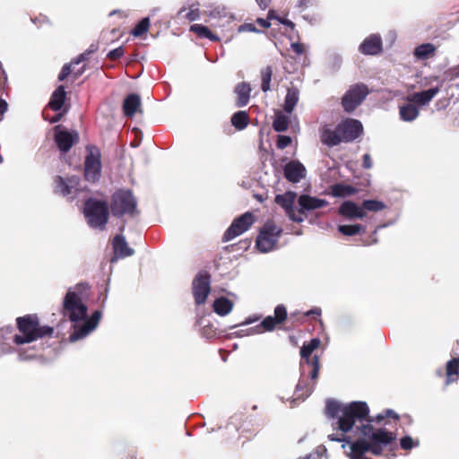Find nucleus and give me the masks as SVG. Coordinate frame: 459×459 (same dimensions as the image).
Wrapping results in <instances>:
<instances>
[{
    "label": "nucleus",
    "instance_id": "1",
    "mask_svg": "<svg viewBox=\"0 0 459 459\" xmlns=\"http://www.w3.org/2000/svg\"><path fill=\"white\" fill-rule=\"evenodd\" d=\"M325 415L332 420L333 429L341 431L340 434L328 436L332 441L342 442L346 440L345 434L351 431L356 425H372L374 420L369 415V407L366 402L355 401L342 403L335 400H328L325 406Z\"/></svg>",
    "mask_w": 459,
    "mask_h": 459
},
{
    "label": "nucleus",
    "instance_id": "2",
    "mask_svg": "<svg viewBox=\"0 0 459 459\" xmlns=\"http://www.w3.org/2000/svg\"><path fill=\"white\" fill-rule=\"evenodd\" d=\"M15 321L20 333L14 334L13 338V343L16 345H23L53 336L54 328L49 325H42L37 314L18 316Z\"/></svg>",
    "mask_w": 459,
    "mask_h": 459
},
{
    "label": "nucleus",
    "instance_id": "3",
    "mask_svg": "<svg viewBox=\"0 0 459 459\" xmlns=\"http://www.w3.org/2000/svg\"><path fill=\"white\" fill-rule=\"evenodd\" d=\"M88 288L82 283L77 284L74 290L69 289L64 298L62 315L71 322H78L87 316L88 307L82 302V292Z\"/></svg>",
    "mask_w": 459,
    "mask_h": 459
},
{
    "label": "nucleus",
    "instance_id": "4",
    "mask_svg": "<svg viewBox=\"0 0 459 459\" xmlns=\"http://www.w3.org/2000/svg\"><path fill=\"white\" fill-rule=\"evenodd\" d=\"M83 214L88 225L103 230L109 218V206L106 201L90 197L84 202Z\"/></svg>",
    "mask_w": 459,
    "mask_h": 459
},
{
    "label": "nucleus",
    "instance_id": "5",
    "mask_svg": "<svg viewBox=\"0 0 459 459\" xmlns=\"http://www.w3.org/2000/svg\"><path fill=\"white\" fill-rule=\"evenodd\" d=\"M110 212L114 217H131L139 213L137 210V200L133 192L129 189H117L111 196Z\"/></svg>",
    "mask_w": 459,
    "mask_h": 459
},
{
    "label": "nucleus",
    "instance_id": "6",
    "mask_svg": "<svg viewBox=\"0 0 459 459\" xmlns=\"http://www.w3.org/2000/svg\"><path fill=\"white\" fill-rule=\"evenodd\" d=\"M320 343V339L313 338L307 343H304L300 349V368L304 369L305 364L310 368L308 374L311 380L314 382L312 386L307 387V394H310L313 392L319 375V359L316 355L312 357V353L319 347Z\"/></svg>",
    "mask_w": 459,
    "mask_h": 459
},
{
    "label": "nucleus",
    "instance_id": "7",
    "mask_svg": "<svg viewBox=\"0 0 459 459\" xmlns=\"http://www.w3.org/2000/svg\"><path fill=\"white\" fill-rule=\"evenodd\" d=\"M282 232L281 228L276 226L273 221H267L261 228L257 236L255 246L263 253H267L274 248Z\"/></svg>",
    "mask_w": 459,
    "mask_h": 459
},
{
    "label": "nucleus",
    "instance_id": "8",
    "mask_svg": "<svg viewBox=\"0 0 459 459\" xmlns=\"http://www.w3.org/2000/svg\"><path fill=\"white\" fill-rule=\"evenodd\" d=\"M84 160V178L87 181L95 183L101 176V153L100 150L92 144L86 146Z\"/></svg>",
    "mask_w": 459,
    "mask_h": 459
},
{
    "label": "nucleus",
    "instance_id": "9",
    "mask_svg": "<svg viewBox=\"0 0 459 459\" xmlns=\"http://www.w3.org/2000/svg\"><path fill=\"white\" fill-rule=\"evenodd\" d=\"M81 179L78 176L73 175L66 178L55 176L53 178V191L56 195L66 197L69 201H74L80 193Z\"/></svg>",
    "mask_w": 459,
    "mask_h": 459
},
{
    "label": "nucleus",
    "instance_id": "10",
    "mask_svg": "<svg viewBox=\"0 0 459 459\" xmlns=\"http://www.w3.org/2000/svg\"><path fill=\"white\" fill-rule=\"evenodd\" d=\"M369 94L368 86L362 82L350 86L349 90L342 98V107L346 113H352L362 104Z\"/></svg>",
    "mask_w": 459,
    "mask_h": 459
},
{
    "label": "nucleus",
    "instance_id": "11",
    "mask_svg": "<svg viewBox=\"0 0 459 459\" xmlns=\"http://www.w3.org/2000/svg\"><path fill=\"white\" fill-rule=\"evenodd\" d=\"M288 318L287 308L283 304H279L274 308V315L268 316L255 327L249 328L248 334L262 333L264 332H273L283 324Z\"/></svg>",
    "mask_w": 459,
    "mask_h": 459
},
{
    "label": "nucleus",
    "instance_id": "12",
    "mask_svg": "<svg viewBox=\"0 0 459 459\" xmlns=\"http://www.w3.org/2000/svg\"><path fill=\"white\" fill-rule=\"evenodd\" d=\"M192 289L195 304H204L211 291V274L206 271L199 272L193 280Z\"/></svg>",
    "mask_w": 459,
    "mask_h": 459
},
{
    "label": "nucleus",
    "instance_id": "13",
    "mask_svg": "<svg viewBox=\"0 0 459 459\" xmlns=\"http://www.w3.org/2000/svg\"><path fill=\"white\" fill-rule=\"evenodd\" d=\"M254 222L255 217L252 212H247L243 213L239 217L233 220L230 226L224 232L222 241L228 242L243 234L251 228Z\"/></svg>",
    "mask_w": 459,
    "mask_h": 459
},
{
    "label": "nucleus",
    "instance_id": "14",
    "mask_svg": "<svg viewBox=\"0 0 459 459\" xmlns=\"http://www.w3.org/2000/svg\"><path fill=\"white\" fill-rule=\"evenodd\" d=\"M337 127L342 143H351L360 137L364 132L362 123L351 117L342 119Z\"/></svg>",
    "mask_w": 459,
    "mask_h": 459
},
{
    "label": "nucleus",
    "instance_id": "15",
    "mask_svg": "<svg viewBox=\"0 0 459 459\" xmlns=\"http://www.w3.org/2000/svg\"><path fill=\"white\" fill-rule=\"evenodd\" d=\"M54 141L61 152H68L74 144L79 142L77 131H68L58 125L54 127Z\"/></svg>",
    "mask_w": 459,
    "mask_h": 459
},
{
    "label": "nucleus",
    "instance_id": "16",
    "mask_svg": "<svg viewBox=\"0 0 459 459\" xmlns=\"http://www.w3.org/2000/svg\"><path fill=\"white\" fill-rule=\"evenodd\" d=\"M297 197V194L292 191H287L282 195H277L274 198V202L280 205L286 212L289 219L294 222H302L305 219L302 215L299 214L294 207V203Z\"/></svg>",
    "mask_w": 459,
    "mask_h": 459
},
{
    "label": "nucleus",
    "instance_id": "17",
    "mask_svg": "<svg viewBox=\"0 0 459 459\" xmlns=\"http://www.w3.org/2000/svg\"><path fill=\"white\" fill-rule=\"evenodd\" d=\"M101 318V312L100 310L94 311L91 317L86 319L82 325H74L73 333L69 336L70 342H76L84 338L92 330H94Z\"/></svg>",
    "mask_w": 459,
    "mask_h": 459
},
{
    "label": "nucleus",
    "instance_id": "18",
    "mask_svg": "<svg viewBox=\"0 0 459 459\" xmlns=\"http://www.w3.org/2000/svg\"><path fill=\"white\" fill-rule=\"evenodd\" d=\"M359 50L366 56H377L383 51L382 39L377 34L367 37L359 45Z\"/></svg>",
    "mask_w": 459,
    "mask_h": 459
},
{
    "label": "nucleus",
    "instance_id": "19",
    "mask_svg": "<svg viewBox=\"0 0 459 459\" xmlns=\"http://www.w3.org/2000/svg\"><path fill=\"white\" fill-rule=\"evenodd\" d=\"M285 178L291 183H298L306 177V169L299 160H290L283 168Z\"/></svg>",
    "mask_w": 459,
    "mask_h": 459
},
{
    "label": "nucleus",
    "instance_id": "20",
    "mask_svg": "<svg viewBox=\"0 0 459 459\" xmlns=\"http://www.w3.org/2000/svg\"><path fill=\"white\" fill-rule=\"evenodd\" d=\"M298 204L300 206L299 214L304 217L306 211H313L328 205V202L325 199H320L309 195H301L298 199Z\"/></svg>",
    "mask_w": 459,
    "mask_h": 459
},
{
    "label": "nucleus",
    "instance_id": "21",
    "mask_svg": "<svg viewBox=\"0 0 459 459\" xmlns=\"http://www.w3.org/2000/svg\"><path fill=\"white\" fill-rule=\"evenodd\" d=\"M319 136L321 143L327 147L337 146L342 143V139L338 132V127L332 129L330 125L325 124L319 128Z\"/></svg>",
    "mask_w": 459,
    "mask_h": 459
},
{
    "label": "nucleus",
    "instance_id": "22",
    "mask_svg": "<svg viewBox=\"0 0 459 459\" xmlns=\"http://www.w3.org/2000/svg\"><path fill=\"white\" fill-rule=\"evenodd\" d=\"M112 247L114 250V257L111 259V262H114L118 258L131 256L134 253V249L128 247L127 242L122 235H117L114 237Z\"/></svg>",
    "mask_w": 459,
    "mask_h": 459
},
{
    "label": "nucleus",
    "instance_id": "23",
    "mask_svg": "<svg viewBox=\"0 0 459 459\" xmlns=\"http://www.w3.org/2000/svg\"><path fill=\"white\" fill-rule=\"evenodd\" d=\"M339 213L350 220L351 219H363L366 216V212L363 211L361 205L359 206L352 201H344L339 207Z\"/></svg>",
    "mask_w": 459,
    "mask_h": 459
},
{
    "label": "nucleus",
    "instance_id": "24",
    "mask_svg": "<svg viewBox=\"0 0 459 459\" xmlns=\"http://www.w3.org/2000/svg\"><path fill=\"white\" fill-rule=\"evenodd\" d=\"M440 91V86L432 87L427 91L413 93L409 96L407 100L419 106H425L429 104L432 99Z\"/></svg>",
    "mask_w": 459,
    "mask_h": 459
},
{
    "label": "nucleus",
    "instance_id": "25",
    "mask_svg": "<svg viewBox=\"0 0 459 459\" xmlns=\"http://www.w3.org/2000/svg\"><path fill=\"white\" fill-rule=\"evenodd\" d=\"M141 99L135 93L127 95L123 102V112L126 117H134L136 112L140 109Z\"/></svg>",
    "mask_w": 459,
    "mask_h": 459
},
{
    "label": "nucleus",
    "instance_id": "26",
    "mask_svg": "<svg viewBox=\"0 0 459 459\" xmlns=\"http://www.w3.org/2000/svg\"><path fill=\"white\" fill-rule=\"evenodd\" d=\"M66 100V91L64 85H59L52 93L48 106L53 111H59Z\"/></svg>",
    "mask_w": 459,
    "mask_h": 459
},
{
    "label": "nucleus",
    "instance_id": "27",
    "mask_svg": "<svg viewBox=\"0 0 459 459\" xmlns=\"http://www.w3.org/2000/svg\"><path fill=\"white\" fill-rule=\"evenodd\" d=\"M446 385L455 383L459 379V357L448 360L446 365Z\"/></svg>",
    "mask_w": 459,
    "mask_h": 459
},
{
    "label": "nucleus",
    "instance_id": "28",
    "mask_svg": "<svg viewBox=\"0 0 459 459\" xmlns=\"http://www.w3.org/2000/svg\"><path fill=\"white\" fill-rule=\"evenodd\" d=\"M237 94L236 106L238 108L246 106L250 99L251 88L247 82H240L235 87Z\"/></svg>",
    "mask_w": 459,
    "mask_h": 459
},
{
    "label": "nucleus",
    "instance_id": "29",
    "mask_svg": "<svg viewBox=\"0 0 459 459\" xmlns=\"http://www.w3.org/2000/svg\"><path fill=\"white\" fill-rule=\"evenodd\" d=\"M437 48L432 43H424L414 48L413 55L418 60H427L434 57Z\"/></svg>",
    "mask_w": 459,
    "mask_h": 459
},
{
    "label": "nucleus",
    "instance_id": "30",
    "mask_svg": "<svg viewBox=\"0 0 459 459\" xmlns=\"http://www.w3.org/2000/svg\"><path fill=\"white\" fill-rule=\"evenodd\" d=\"M420 110L415 103H408L399 108V115L402 120L406 122L413 121L418 117Z\"/></svg>",
    "mask_w": 459,
    "mask_h": 459
},
{
    "label": "nucleus",
    "instance_id": "31",
    "mask_svg": "<svg viewBox=\"0 0 459 459\" xmlns=\"http://www.w3.org/2000/svg\"><path fill=\"white\" fill-rule=\"evenodd\" d=\"M89 52H83L80 54L76 58L73 59L71 63L63 65L61 72L58 74V81L62 82L65 80L72 73V65H79L82 62L88 60Z\"/></svg>",
    "mask_w": 459,
    "mask_h": 459
},
{
    "label": "nucleus",
    "instance_id": "32",
    "mask_svg": "<svg viewBox=\"0 0 459 459\" xmlns=\"http://www.w3.org/2000/svg\"><path fill=\"white\" fill-rule=\"evenodd\" d=\"M233 308V303L227 298L221 297L214 300L213 310L219 316L228 315Z\"/></svg>",
    "mask_w": 459,
    "mask_h": 459
},
{
    "label": "nucleus",
    "instance_id": "33",
    "mask_svg": "<svg viewBox=\"0 0 459 459\" xmlns=\"http://www.w3.org/2000/svg\"><path fill=\"white\" fill-rule=\"evenodd\" d=\"M190 31L196 34L200 39H209L213 42L220 40V38L213 34L210 29L203 24H193L190 26Z\"/></svg>",
    "mask_w": 459,
    "mask_h": 459
},
{
    "label": "nucleus",
    "instance_id": "34",
    "mask_svg": "<svg viewBox=\"0 0 459 459\" xmlns=\"http://www.w3.org/2000/svg\"><path fill=\"white\" fill-rule=\"evenodd\" d=\"M299 101V91L292 87L289 88L285 96L283 108L285 112L291 113Z\"/></svg>",
    "mask_w": 459,
    "mask_h": 459
},
{
    "label": "nucleus",
    "instance_id": "35",
    "mask_svg": "<svg viewBox=\"0 0 459 459\" xmlns=\"http://www.w3.org/2000/svg\"><path fill=\"white\" fill-rule=\"evenodd\" d=\"M357 193V189L350 185L335 184L331 187V194L335 197H346Z\"/></svg>",
    "mask_w": 459,
    "mask_h": 459
},
{
    "label": "nucleus",
    "instance_id": "36",
    "mask_svg": "<svg viewBox=\"0 0 459 459\" xmlns=\"http://www.w3.org/2000/svg\"><path fill=\"white\" fill-rule=\"evenodd\" d=\"M232 126L238 131L244 130L249 124V116L247 111H238L231 117Z\"/></svg>",
    "mask_w": 459,
    "mask_h": 459
},
{
    "label": "nucleus",
    "instance_id": "37",
    "mask_svg": "<svg viewBox=\"0 0 459 459\" xmlns=\"http://www.w3.org/2000/svg\"><path fill=\"white\" fill-rule=\"evenodd\" d=\"M200 17V11L198 7L192 5L187 11L186 7L180 8L177 13L178 19H186L188 22H194L198 20Z\"/></svg>",
    "mask_w": 459,
    "mask_h": 459
},
{
    "label": "nucleus",
    "instance_id": "38",
    "mask_svg": "<svg viewBox=\"0 0 459 459\" xmlns=\"http://www.w3.org/2000/svg\"><path fill=\"white\" fill-rule=\"evenodd\" d=\"M290 119L281 112H277L273 122V128L276 132H285L289 128Z\"/></svg>",
    "mask_w": 459,
    "mask_h": 459
},
{
    "label": "nucleus",
    "instance_id": "39",
    "mask_svg": "<svg viewBox=\"0 0 459 459\" xmlns=\"http://www.w3.org/2000/svg\"><path fill=\"white\" fill-rule=\"evenodd\" d=\"M273 76V68L272 66H266L261 71V89L264 92H266L271 90V80Z\"/></svg>",
    "mask_w": 459,
    "mask_h": 459
},
{
    "label": "nucleus",
    "instance_id": "40",
    "mask_svg": "<svg viewBox=\"0 0 459 459\" xmlns=\"http://www.w3.org/2000/svg\"><path fill=\"white\" fill-rule=\"evenodd\" d=\"M363 211L379 212L385 208V204L377 200H364L361 204Z\"/></svg>",
    "mask_w": 459,
    "mask_h": 459
},
{
    "label": "nucleus",
    "instance_id": "41",
    "mask_svg": "<svg viewBox=\"0 0 459 459\" xmlns=\"http://www.w3.org/2000/svg\"><path fill=\"white\" fill-rule=\"evenodd\" d=\"M150 27V20L148 17L142 19L136 26L132 30L131 34L134 37H141L146 33Z\"/></svg>",
    "mask_w": 459,
    "mask_h": 459
},
{
    "label": "nucleus",
    "instance_id": "42",
    "mask_svg": "<svg viewBox=\"0 0 459 459\" xmlns=\"http://www.w3.org/2000/svg\"><path fill=\"white\" fill-rule=\"evenodd\" d=\"M339 232L345 236H354L364 230L363 227L359 224L352 225H340L338 227Z\"/></svg>",
    "mask_w": 459,
    "mask_h": 459
},
{
    "label": "nucleus",
    "instance_id": "43",
    "mask_svg": "<svg viewBox=\"0 0 459 459\" xmlns=\"http://www.w3.org/2000/svg\"><path fill=\"white\" fill-rule=\"evenodd\" d=\"M292 140L290 136L288 135H278L276 146L280 150H283L289 145H290Z\"/></svg>",
    "mask_w": 459,
    "mask_h": 459
},
{
    "label": "nucleus",
    "instance_id": "44",
    "mask_svg": "<svg viewBox=\"0 0 459 459\" xmlns=\"http://www.w3.org/2000/svg\"><path fill=\"white\" fill-rule=\"evenodd\" d=\"M123 55H124L123 47H118L113 50H110L108 53L107 57L111 61H115V60L119 59Z\"/></svg>",
    "mask_w": 459,
    "mask_h": 459
},
{
    "label": "nucleus",
    "instance_id": "45",
    "mask_svg": "<svg viewBox=\"0 0 459 459\" xmlns=\"http://www.w3.org/2000/svg\"><path fill=\"white\" fill-rule=\"evenodd\" d=\"M400 445L403 449L410 450L414 446V442L411 437L406 436L401 438Z\"/></svg>",
    "mask_w": 459,
    "mask_h": 459
},
{
    "label": "nucleus",
    "instance_id": "46",
    "mask_svg": "<svg viewBox=\"0 0 459 459\" xmlns=\"http://www.w3.org/2000/svg\"><path fill=\"white\" fill-rule=\"evenodd\" d=\"M238 32H259L253 23H244L238 29Z\"/></svg>",
    "mask_w": 459,
    "mask_h": 459
},
{
    "label": "nucleus",
    "instance_id": "47",
    "mask_svg": "<svg viewBox=\"0 0 459 459\" xmlns=\"http://www.w3.org/2000/svg\"><path fill=\"white\" fill-rule=\"evenodd\" d=\"M362 167L366 169H369L372 167V160L368 153L363 155Z\"/></svg>",
    "mask_w": 459,
    "mask_h": 459
},
{
    "label": "nucleus",
    "instance_id": "48",
    "mask_svg": "<svg viewBox=\"0 0 459 459\" xmlns=\"http://www.w3.org/2000/svg\"><path fill=\"white\" fill-rule=\"evenodd\" d=\"M291 48L297 55H302L305 52V48L303 44L299 42L292 43Z\"/></svg>",
    "mask_w": 459,
    "mask_h": 459
},
{
    "label": "nucleus",
    "instance_id": "49",
    "mask_svg": "<svg viewBox=\"0 0 459 459\" xmlns=\"http://www.w3.org/2000/svg\"><path fill=\"white\" fill-rule=\"evenodd\" d=\"M277 21L281 23V24H283L287 27H289L291 30H294L295 28V24L293 22H291L290 20H288V19H285V18H281V17H277Z\"/></svg>",
    "mask_w": 459,
    "mask_h": 459
},
{
    "label": "nucleus",
    "instance_id": "50",
    "mask_svg": "<svg viewBox=\"0 0 459 459\" xmlns=\"http://www.w3.org/2000/svg\"><path fill=\"white\" fill-rule=\"evenodd\" d=\"M85 70H86V65H83L81 68L77 69L74 72H72L70 75H72L73 80L75 81L81 75H82V74L85 72Z\"/></svg>",
    "mask_w": 459,
    "mask_h": 459
},
{
    "label": "nucleus",
    "instance_id": "51",
    "mask_svg": "<svg viewBox=\"0 0 459 459\" xmlns=\"http://www.w3.org/2000/svg\"><path fill=\"white\" fill-rule=\"evenodd\" d=\"M18 355L21 359H31L35 357L34 354H29L27 351H24L22 349L19 350Z\"/></svg>",
    "mask_w": 459,
    "mask_h": 459
},
{
    "label": "nucleus",
    "instance_id": "52",
    "mask_svg": "<svg viewBox=\"0 0 459 459\" xmlns=\"http://www.w3.org/2000/svg\"><path fill=\"white\" fill-rule=\"evenodd\" d=\"M256 22L264 29H268L271 26V23L268 22L267 19L265 20L263 18H257Z\"/></svg>",
    "mask_w": 459,
    "mask_h": 459
},
{
    "label": "nucleus",
    "instance_id": "53",
    "mask_svg": "<svg viewBox=\"0 0 459 459\" xmlns=\"http://www.w3.org/2000/svg\"><path fill=\"white\" fill-rule=\"evenodd\" d=\"M385 418L389 417V418H393L396 420H398L400 418L399 415L395 411H394L393 410H390V409H388L385 411Z\"/></svg>",
    "mask_w": 459,
    "mask_h": 459
},
{
    "label": "nucleus",
    "instance_id": "54",
    "mask_svg": "<svg viewBox=\"0 0 459 459\" xmlns=\"http://www.w3.org/2000/svg\"><path fill=\"white\" fill-rule=\"evenodd\" d=\"M259 7L265 10L271 4V0H255Z\"/></svg>",
    "mask_w": 459,
    "mask_h": 459
},
{
    "label": "nucleus",
    "instance_id": "55",
    "mask_svg": "<svg viewBox=\"0 0 459 459\" xmlns=\"http://www.w3.org/2000/svg\"><path fill=\"white\" fill-rule=\"evenodd\" d=\"M2 74H3L4 76L0 77V91L4 90L5 85L7 83V77L4 74V72L3 71Z\"/></svg>",
    "mask_w": 459,
    "mask_h": 459
},
{
    "label": "nucleus",
    "instance_id": "56",
    "mask_svg": "<svg viewBox=\"0 0 459 459\" xmlns=\"http://www.w3.org/2000/svg\"><path fill=\"white\" fill-rule=\"evenodd\" d=\"M7 109V103L5 100L0 99V115H3Z\"/></svg>",
    "mask_w": 459,
    "mask_h": 459
},
{
    "label": "nucleus",
    "instance_id": "57",
    "mask_svg": "<svg viewBox=\"0 0 459 459\" xmlns=\"http://www.w3.org/2000/svg\"><path fill=\"white\" fill-rule=\"evenodd\" d=\"M320 315H321V310L319 308L311 309L305 314V316H317Z\"/></svg>",
    "mask_w": 459,
    "mask_h": 459
},
{
    "label": "nucleus",
    "instance_id": "58",
    "mask_svg": "<svg viewBox=\"0 0 459 459\" xmlns=\"http://www.w3.org/2000/svg\"><path fill=\"white\" fill-rule=\"evenodd\" d=\"M62 117L63 113L56 114L49 119V122L52 124L56 123L61 120Z\"/></svg>",
    "mask_w": 459,
    "mask_h": 459
},
{
    "label": "nucleus",
    "instance_id": "59",
    "mask_svg": "<svg viewBox=\"0 0 459 459\" xmlns=\"http://www.w3.org/2000/svg\"><path fill=\"white\" fill-rule=\"evenodd\" d=\"M277 17H279V16L275 13V12L273 10H270L268 12L267 20H273V19L277 20Z\"/></svg>",
    "mask_w": 459,
    "mask_h": 459
},
{
    "label": "nucleus",
    "instance_id": "60",
    "mask_svg": "<svg viewBox=\"0 0 459 459\" xmlns=\"http://www.w3.org/2000/svg\"><path fill=\"white\" fill-rule=\"evenodd\" d=\"M310 4V0H299V6L301 8H306Z\"/></svg>",
    "mask_w": 459,
    "mask_h": 459
},
{
    "label": "nucleus",
    "instance_id": "61",
    "mask_svg": "<svg viewBox=\"0 0 459 459\" xmlns=\"http://www.w3.org/2000/svg\"><path fill=\"white\" fill-rule=\"evenodd\" d=\"M371 418L374 420V421L380 423L384 419H385V416L384 413V414H378L377 416H376V418L371 416Z\"/></svg>",
    "mask_w": 459,
    "mask_h": 459
},
{
    "label": "nucleus",
    "instance_id": "62",
    "mask_svg": "<svg viewBox=\"0 0 459 459\" xmlns=\"http://www.w3.org/2000/svg\"><path fill=\"white\" fill-rule=\"evenodd\" d=\"M97 50V47L95 45H91L89 49H87L85 52H89V56L92 53H94Z\"/></svg>",
    "mask_w": 459,
    "mask_h": 459
},
{
    "label": "nucleus",
    "instance_id": "63",
    "mask_svg": "<svg viewBox=\"0 0 459 459\" xmlns=\"http://www.w3.org/2000/svg\"><path fill=\"white\" fill-rule=\"evenodd\" d=\"M257 320V318H247L244 324L247 325V324H252L254 322H255Z\"/></svg>",
    "mask_w": 459,
    "mask_h": 459
},
{
    "label": "nucleus",
    "instance_id": "64",
    "mask_svg": "<svg viewBox=\"0 0 459 459\" xmlns=\"http://www.w3.org/2000/svg\"><path fill=\"white\" fill-rule=\"evenodd\" d=\"M224 17L228 18L229 21H232L234 19V16L232 14H227L226 13H224Z\"/></svg>",
    "mask_w": 459,
    "mask_h": 459
}]
</instances>
